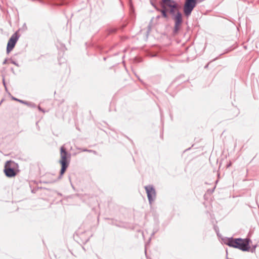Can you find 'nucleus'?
I'll list each match as a JSON object with an SVG mask.
<instances>
[{
    "mask_svg": "<svg viewBox=\"0 0 259 259\" xmlns=\"http://www.w3.org/2000/svg\"><path fill=\"white\" fill-rule=\"evenodd\" d=\"M250 240L249 239L229 238L226 241L225 244L230 247L238 248L243 251H247L250 248Z\"/></svg>",
    "mask_w": 259,
    "mask_h": 259,
    "instance_id": "1",
    "label": "nucleus"
},
{
    "mask_svg": "<svg viewBox=\"0 0 259 259\" xmlns=\"http://www.w3.org/2000/svg\"><path fill=\"white\" fill-rule=\"evenodd\" d=\"M4 171L7 177H14L19 172L18 165L13 161H7L5 164Z\"/></svg>",
    "mask_w": 259,
    "mask_h": 259,
    "instance_id": "2",
    "label": "nucleus"
},
{
    "mask_svg": "<svg viewBox=\"0 0 259 259\" xmlns=\"http://www.w3.org/2000/svg\"><path fill=\"white\" fill-rule=\"evenodd\" d=\"M68 154L64 146H62L60 148V159L59 162L61 165V169L60 171V175H63L66 171V168L68 166Z\"/></svg>",
    "mask_w": 259,
    "mask_h": 259,
    "instance_id": "3",
    "label": "nucleus"
},
{
    "mask_svg": "<svg viewBox=\"0 0 259 259\" xmlns=\"http://www.w3.org/2000/svg\"><path fill=\"white\" fill-rule=\"evenodd\" d=\"M19 38L17 32L14 33L9 39L7 46V53L9 54L15 46V45Z\"/></svg>",
    "mask_w": 259,
    "mask_h": 259,
    "instance_id": "4",
    "label": "nucleus"
},
{
    "mask_svg": "<svg viewBox=\"0 0 259 259\" xmlns=\"http://www.w3.org/2000/svg\"><path fill=\"white\" fill-rule=\"evenodd\" d=\"M196 5V0H186L184 5V13L186 15L190 14Z\"/></svg>",
    "mask_w": 259,
    "mask_h": 259,
    "instance_id": "5",
    "label": "nucleus"
},
{
    "mask_svg": "<svg viewBox=\"0 0 259 259\" xmlns=\"http://www.w3.org/2000/svg\"><path fill=\"white\" fill-rule=\"evenodd\" d=\"M162 4L163 5H165L171 8L170 10L171 13H174L175 10H177V4L172 0H162Z\"/></svg>",
    "mask_w": 259,
    "mask_h": 259,
    "instance_id": "6",
    "label": "nucleus"
},
{
    "mask_svg": "<svg viewBox=\"0 0 259 259\" xmlns=\"http://www.w3.org/2000/svg\"><path fill=\"white\" fill-rule=\"evenodd\" d=\"M145 189L147 193L148 199L150 202H151L155 196V190L152 187L147 186L145 187Z\"/></svg>",
    "mask_w": 259,
    "mask_h": 259,
    "instance_id": "7",
    "label": "nucleus"
},
{
    "mask_svg": "<svg viewBox=\"0 0 259 259\" xmlns=\"http://www.w3.org/2000/svg\"><path fill=\"white\" fill-rule=\"evenodd\" d=\"M175 25H181L182 22V19L181 14L180 13H178L175 18Z\"/></svg>",
    "mask_w": 259,
    "mask_h": 259,
    "instance_id": "8",
    "label": "nucleus"
},
{
    "mask_svg": "<svg viewBox=\"0 0 259 259\" xmlns=\"http://www.w3.org/2000/svg\"><path fill=\"white\" fill-rule=\"evenodd\" d=\"M180 27L181 26L180 25H175V28H174V33H177L180 28Z\"/></svg>",
    "mask_w": 259,
    "mask_h": 259,
    "instance_id": "9",
    "label": "nucleus"
},
{
    "mask_svg": "<svg viewBox=\"0 0 259 259\" xmlns=\"http://www.w3.org/2000/svg\"><path fill=\"white\" fill-rule=\"evenodd\" d=\"M160 11H161V13L162 14V16L164 17H165V18L167 17V15H166V11L165 10L163 9V10H161Z\"/></svg>",
    "mask_w": 259,
    "mask_h": 259,
    "instance_id": "10",
    "label": "nucleus"
},
{
    "mask_svg": "<svg viewBox=\"0 0 259 259\" xmlns=\"http://www.w3.org/2000/svg\"><path fill=\"white\" fill-rule=\"evenodd\" d=\"M6 60H5L4 62V64H6Z\"/></svg>",
    "mask_w": 259,
    "mask_h": 259,
    "instance_id": "11",
    "label": "nucleus"
}]
</instances>
